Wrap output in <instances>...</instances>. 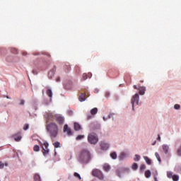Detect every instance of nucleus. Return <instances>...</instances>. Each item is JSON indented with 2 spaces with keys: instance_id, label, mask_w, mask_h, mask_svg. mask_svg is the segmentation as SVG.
<instances>
[{
  "instance_id": "1",
  "label": "nucleus",
  "mask_w": 181,
  "mask_h": 181,
  "mask_svg": "<svg viewBox=\"0 0 181 181\" xmlns=\"http://www.w3.org/2000/svg\"><path fill=\"white\" fill-rule=\"evenodd\" d=\"M80 163L86 164L91 160V154L88 149H82L77 157Z\"/></svg>"
},
{
  "instance_id": "2",
  "label": "nucleus",
  "mask_w": 181,
  "mask_h": 181,
  "mask_svg": "<svg viewBox=\"0 0 181 181\" xmlns=\"http://www.w3.org/2000/svg\"><path fill=\"white\" fill-rule=\"evenodd\" d=\"M46 129L51 138V139H54L57 138L59 135V127L54 122H51L46 126Z\"/></svg>"
},
{
  "instance_id": "3",
  "label": "nucleus",
  "mask_w": 181,
  "mask_h": 181,
  "mask_svg": "<svg viewBox=\"0 0 181 181\" xmlns=\"http://www.w3.org/2000/svg\"><path fill=\"white\" fill-rule=\"evenodd\" d=\"M88 141L92 145H95L98 142V137L95 133H90L88 136Z\"/></svg>"
},
{
  "instance_id": "4",
  "label": "nucleus",
  "mask_w": 181,
  "mask_h": 181,
  "mask_svg": "<svg viewBox=\"0 0 181 181\" xmlns=\"http://www.w3.org/2000/svg\"><path fill=\"white\" fill-rule=\"evenodd\" d=\"M92 175L94 176V177H98V179H100V180H103L104 179V174H103V172L98 169H95L92 171Z\"/></svg>"
},
{
  "instance_id": "5",
  "label": "nucleus",
  "mask_w": 181,
  "mask_h": 181,
  "mask_svg": "<svg viewBox=\"0 0 181 181\" xmlns=\"http://www.w3.org/2000/svg\"><path fill=\"white\" fill-rule=\"evenodd\" d=\"M131 103H132V108L134 110V107H135V105H138L139 103V95L138 93H136L134 95H133V97L132 98Z\"/></svg>"
},
{
  "instance_id": "6",
  "label": "nucleus",
  "mask_w": 181,
  "mask_h": 181,
  "mask_svg": "<svg viewBox=\"0 0 181 181\" xmlns=\"http://www.w3.org/2000/svg\"><path fill=\"white\" fill-rule=\"evenodd\" d=\"M55 121L59 124L63 125L64 124V117L61 115L57 114L54 115Z\"/></svg>"
},
{
  "instance_id": "7",
  "label": "nucleus",
  "mask_w": 181,
  "mask_h": 181,
  "mask_svg": "<svg viewBox=\"0 0 181 181\" xmlns=\"http://www.w3.org/2000/svg\"><path fill=\"white\" fill-rule=\"evenodd\" d=\"M100 148L102 151H107L108 148H110V144H108V143H106L105 141H102L100 143Z\"/></svg>"
},
{
  "instance_id": "8",
  "label": "nucleus",
  "mask_w": 181,
  "mask_h": 181,
  "mask_svg": "<svg viewBox=\"0 0 181 181\" xmlns=\"http://www.w3.org/2000/svg\"><path fill=\"white\" fill-rule=\"evenodd\" d=\"M44 146L45 148H43V155H47V153H49V143H47V141L44 142Z\"/></svg>"
},
{
  "instance_id": "9",
  "label": "nucleus",
  "mask_w": 181,
  "mask_h": 181,
  "mask_svg": "<svg viewBox=\"0 0 181 181\" xmlns=\"http://www.w3.org/2000/svg\"><path fill=\"white\" fill-rule=\"evenodd\" d=\"M64 132H66L67 135H73V133L71 132V129L69 127L67 124H65L64 126Z\"/></svg>"
},
{
  "instance_id": "10",
  "label": "nucleus",
  "mask_w": 181,
  "mask_h": 181,
  "mask_svg": "<svg viewBox=\"0 0 181 181\" xmlns=\"http://www.w3.org/2000/svg\"><path fill=\"white\" fill-rule=\"evenodd\" d=\"M45 117L46 118L47 121H52V119H53V113L50 112H47Z\"/></svg>"
},
{
  "instance_id": "11",
  "label": "nucleus",
  "mask_w": 181,
  "mask_h": 181,
  "mask_svg": "<svg viewBox=\"0 0 181 181\" xmlns=\"http://www.w3.org/2000/svg\"><path fill=\"white\" fill-rule=\"evenodd\" d=\"M139 91L140 95H144L145 92L146 91V88L145 86H140L139 88Z\"/></svg>"
},
{
  "instance_id": "12",
  "label": "nucleus",
  "mask_w": 181,
  "mask_h": 181,
  "mask_svg": "<svg viewBox=\"0 0 181 181\" xmlns=\"http://www.w3.org/2000/svg\"><path fill=\"white\" fill-rule=\"evenodd\" d=\"M64 88L66 90H71L73 88V83L69 82V83H66L65 85H64Z\"/></svg>"
},
{
  "instance_id": "13",
  "label": "nucleus",
  "mask_w": 181,
  "mask_h": 181,
  "mask_svg": "<svg viewBox=\"0 0 181 181\" xmlns=\"http://www.w3.org/2000/svg\"><path fill=\"white\" fill-rule=\"evenodd\" d=\"M79 101L83 103V101H86V93H81L78 98Z\"/></svg>"
},
{
  "instance_id": "14",
  "label": "nucleus",
  "mask_w": 181,
  "mask_h": 181,
  "mask_svg": "<svg viewBox=\"0 0 181 181\" xmlns=\"http://www.w3.org/2000/svg\"><path fill=\"white\" fill-rule=\"evenodd\" d=\"M74 128L75 131H80V129H81V126L80 125V124L75 122L74 124Z\"/></svg>"
},
{
  "instance_id": "15",
  "label": "nucleus",
  "mask_w": 181,
  "mask_h": 181,
  "mask_svg": "<svg viewBox=\"0 0 181 181\" xmlns=\"http://www.w3.org/2000/svg\"><path fill=\"white\" fill-rule=\"evenodd\" d=\"M162 147L164 153H168V152H169V146L163 144Z\"/></svg>"
},
{
  "instance_id": "16",
  "label": "nucleus",
  "mask_w": 181,
  "mask_h": 181,
  "mask_svg": "<svg viewBox=\"0 0 181 181\" xmlns=\"http://www.w3.org/2000/svg\"><path fill=\"white\" fill-rule=\"evenodd\" d=\"M98 112V109L97 107H94L90 110V114L91 115H95Z\"/></svg>"
},
{
  "instance_id": "17",
  "label": "nucleus",
  "mask_w": 181,
  "mask_h": 181,
  "mask_svg": "<svg viewBox=\"0 0 181 181\" xmlns=\"http://www.w3.org/2000/svg\"><path fill=\"white\" fill-rule=\"evenodd\" d=\"M47 95H48V97H49V98H52V97H53V92L52 91V89H47Z\"/></svg>"
},
{
  "instance_id": "18",
  "label": "nucleus",
  "mask_w": 181,
  "mask_h": 181,
  "mask_svg": "<svg viewBox=\"0 0 181 181\" xmlns=\"http://www.w3.org/2000/svg\"><path fill=\"white\" fill-rule=\"evenodd\" d=\"M110 168H111L110 167V165L105 164L103 165V170H105V172H109Z\"/></svg>"
},
{
  "instance_id": "19",
  "label": "nucleus",
  "mask_w": 181,
  "mask_h": 181,
  "mask_svg": "<svg viewBox=\"0 0 181 181\" xmlns=\"http://www.w3.org/2000/svg\"><path fill=\"white\" fill-rule=\"evenodd\" d=\"M144 159L146 162L147 165H151V163H152V160L147 156H144Z\"/></svg>"
},
{
  "instance_id": "20",
  "label": "nucleus",
  "mask_w": 181,
  "mask_h": 181,
  "mask_svg": "<svg viewBox=\"0 0 181 181\" xmlns=\"http://www.w3.org/2000/svg\"><path fill=\"white\" fill-rule=\"evenodd\" d=\"M145 177L147 178V179H149V177H151V170H147L146 172H145Z\"/></svg>"
},
{
  "instance_id": "21",
  "label": "nucleus",
  "mask_w": 181,
  "mask_h": 181,
  "mask_svg": "<svg viewBox=\"0 0 181 181\" xmlns=\"http://www.w3.org/2000/svg\"><path fill=\"white\" fill-rule=\"evenodd\" d=\"M64 70L66 73H69V71H70V70H71V67L70 66V65H66L64 66Z\"/></svg>"
},
{
  "instance_id": "22",
  "label": "nucleus",
  "mask_w": 181,
  "mask_h": 181,
  "mask_svg": "<svg viewBox=\"0 0 181 181\" xmlns=\"http://www.w3.org/2000/svg\"><path fill=\"white\" fill-rule=\"evenodd\" d=\"M14 139L16 142H19V141H21L22 139V136L21 135L19 136H14Z\"/></svg>"
},
{
  "instance_id": "23",
  "label": "nucleus",
  "mask_w": 181,
  "mask_h": 181,
  "mask_svg": "<svg viewBox=\"0 0 181 181\" xmlns=\"http://www.w3.org/2000/svg\"><path fill=\"white\" fill-rule=\"evenodd\" d=\"M34 152H39L40 151V147L38 145H35L33 147Z\"/></svg>"
},
{
  "instance_id": "24",
  "label": "nucleus",
  "mask_w": 181,
  "mask_h": 181,
  "mask_svg": "<svg viewBox=\"0 0 181 181\" xmlns=\"http://www.w3.org/2000/svg\"><path fill=\"white\" fill-rule=\"evenodd\" d=\"M34 180L35 181H40V175H39V174H35L34 175Z\"/></svg>"
},
{
  "instance_id": "25",
  "label": "nucleus",
  "mask_w": 181,
  "mask_h": 181,
  "mask_svg": "<svg viewBox=\"0 0 181 181\" xmlns=\"http://www.w3.org/2000/svg\"><path fill=\"white\" fill-rule=\"evenodd\" d=\"M132 168L133 170H136V169H138V164L136 163H134L132 165Z\"/></svg>"
},
{
  "instance_id": "26",
  "label": "nucleus",
  "mask_w": 181,
  "mask_h": 181,
  "mask_svg": "<svg viewBox=\"0 0 181 181\" xmlns=\"http://www.w3.org/2000/svg\"><path fill=\"white\" fill-rule=\"evenodd\" d=\"M155 156L157 158V160H158L159 163H160V162H162V160H160V156H159V153H156Z\"/></svg>"
},
{
  "instance_id": "27",
  "label": "nucleus",
  "mask_w": 181,
  "mask_h": 181,
  "mask_svg": "<svg viewBox=\"0 0 181 181\" xmlns=\"http://www.w3.org/2000/svg\"><path fill=\"white\" fill-rule=\"evenodd\" d=\"M110 156L112 159H117V153L112 152V153H110Z\"/></svg>"
},
{
  "instance_id": "28",
  "label": "nucleus",
  "mask_w": 181,
  "mask_h": 181,
  "mask_svg": "<svg viewBox=\"0 0 181 181\" xmlns=\"http://www.w3.org/2000/svg\"><path fill=\"white\" fill-rule=\"evenodd\" d=\"M53 145H54V148H60V142H59V141H56V142L53 143Z\"/></svg>"
},
{
  "instance_id": "29",
  "label": "nucleus",
  "mask_w": 181,
  "mask_h": 181,
  "mask_svg": "<svg viewBox=\"0 0 181 181\" xmlns=\"http://www.w3.org/2000/svg\"><path fill=\"white\" fill-rule=\"evenodd\" d=\"M167 176L169 179H172L173 177V173L172 172H168Z\"/></svg>"
},
{
  "instance_id": "30",
  "label": "nucleus",
  "mask_w": 181,
  "mask_h": 181,
  "mask_svg": "<svg viewBox=\"0 0 181 181\" xmlns=\"http://www.w3.org/2000/svg\"><path fill=\"white\" fill-rule=\"evenodd\" d=\"M84 138V135H78L76 136V141H81Z\"/></svg>"
},
{
  "instance_id": "31",
  "label": "nucleus",
  "mask_w": 181,
  "mask_h": 181,
  "mask_svg": "<svg viewBox=\"0 0 181 181\" xmlns=\"http://www.w3.org/2000/svg\"><path fill=\"white\" fill-rule=\"evenodd\" d=\"M74 176L78 178L79 180H81V176H80V174H78V173H74Z\"/></svg>"
},
{
  "instance_id": "32",
  "label": "nucleus",
  "mask_w": 181,
  "mask_h": 181,
  "mask_svg": "<svg viewBox=\"0 0 181 181\" xmlns=\"http://www.w3.org/2000/svg\"><path fill=\"white\" fill-rule=\"evenodd\" d=\"M173 181H178L179 180V175H173Z\"/></svg>"
},
{
  "instance_id": "33",
  "label": "nucleus",
  "mask_w": 181,
  "mask_h": 181,
  "mask_svg": "<svg viewBox=\"0 0 181 181\" xmlns=\"http://www.w3.org/2000/svg\"><path fill=\"white\" fill-rule=\"evenodd\" d=\"M121 169H117L116 170V175L119 176V177H121Z\"/></svg>"
},
{
  "instance_id": "34",
  "label": "nucleus",
  "mask_w": 181,
  "mask_h": 181,
  "mask_svg": "<svg viewBox=\"0 0 181 181\" xmlns=\"http://www.w3.org/2000/svg\"><path fill=\"white\" fill-rule=\"evenodd\" d=\"M11 53H14V54H16V53H18V49H16V48H11Z\"/></svg>"
},
{
  "instance_id": "35",
  "label": "nucleus",
  "mask_w": 181,
  "mask_h": 181,
  "mask_svg": "<svg viewBox=\"0 0 181 181\" xmlns=\"http://www.w3.org/2000/svg\"><path fill=\"white\" fill-rule=\"evenodd\" d=\"M75 71H76V73H77L78 74V73H80V66H75Z\"/></svg>"
},
{
  "instance_id": "36",
  "label": "nucleus",
  "mask_w": 181,
  "mask_h": 181,
  "mask_svg": "<svg viewBox=\"0 0 181 181\" xmlns=\"http://www.w3.org/2000/svg\"><path fill=\"white\" fill-rule=\"evenodd\" d=\"M140 159H141V156H139V155H138V154H136L134 160H139Z\"/></svg>"
},
{
  "instance_id": "37",
  "label": "nucleus",
  "mask_w": 181,
  "mask_h": 181,
  "mask_svg": "<svg viewBox=\"0 0 181 181\" xmlns=\"http://www.w3.org/2000/svg\"><path fill=\"white\" fill-rule=\"evenodd\" d=\"M88 76H87V74H83L82 76V80H87Z\"/></svg>"
},
{
  "instance_id": "38",
  "label": "nucleus",
  "mask_w": 181,
  "mask_h": 181,
  "mask_svg": "<svg viewBox=\"0 0 181 181\" xmlns=\"http://www.w3.org/2000/svg\"><path fill=\"white\" fill-rule=\"evenodd\" d=\"M174 108H175V110H179L180 108V105L175 104L174 105Z\"/></svg>"
},
{
  "instance_id": "39",
  "label": "nucleus",
  "mask_w": 181,
  "mask_h": 181,
  "mask_svg": "<svg viewBox=\"0 0 181 181\" xmlns=\"http://www.w3.org/2000/svg\"><path fill=\"white\" fill-rule=\"evenodd\" d=\"M146 166H145V165H144V164H141L140 165V170H144V169H146Z\"/></svg>"
},
{
  "instance_id": "40",
  "label": "nucleus",
  "mask_w": 181,
  "mask_h": 181,
  "mask_svg": "<svg viewBox=\"0 0 181 181\" xmlns=\"http://www.w3.org/2000/svg\"><path fill=\"white\" fill-rule=\"evenodd\" d=\"M54 71H56V68H53L52 71H51L49 73V76H50V74H54Z\"/></svg>"
},
{
  "instance_id": "41",
  "label": "nucleus",
  "mask_w": 181,
  "mask_h": 181,
  "mask_svg": "<svg viewBox=\"0 0 181 181\" xmlns=\"http://www.w3.org/2000/svg\"><path fill=\"white\" fill-rule=\"evenodd\" d=\"M23 129H24V131L29 129V124H25L23 127Z\"/></svg>"
},
{
  "instance_id": "42",
  "label": "nucleus",
  "mask_w": 181,
  "mask_h": 181,
  "mask_svg": "<svg viewBox=\"0 0 181 181\" xmlns=\"http://www.w3.org/2000/svg\"><path fill=\"white\" fill-rule=\"evenodd\" d=\"M5 166V164L0 161V169H4V167Z\"/></svg>"
},
{
  "instance_id": "43",
  "label": "nucleus",
  "mask_w": 181,
  "mask_h": 181,
  "mask_svg": "<svg viewBox=\"0 0 181 181\" xmlns=\"http://www.w3.org/2000/svg\"><path fill=\"white\" fill-rule=\"evenodd\" d=\"M86 76H87L88 78H91L93 74L91 73H88L86 74Z\"/></svg>"
},
{
  "instance_id": "44",
  "label": "nucleus",
  "mask_w": 181,
  "mask_h": 181,
  "mask_svg": "<svg viewBox=\"0 0 181 181\" xmlns=\"http://www.w3.org/2000/svg\"><path fill=\"white\" fill-rule=\"evenodd\" d=\"M20 101H21L20 105H23L25 104V100H21Z\"/></svg>"
},
{
  "instance_id": "45",
  "label": "nucleus",
  "mask_w": 181,
  "mask_h": 181,
  "mask_svg": "<svg viewBox=\"0 0 181 181\" xmlns=\"http://www.w3.org/2000/svg\"><path fill=\"white\" fill-rule=\"evenodd\" d=\"M91 118H93V116H91L90 115H87V119H91Z\"/></svg>"
},
{
  "instance_id": "46",
  "label": "nucleus",
  "mask_w": 181,
  "mask_h": 181,
  "mask_svg": "<svg viewBox=\"0 0 181 181\" xmlns=\"http://www.w3.org/2000/svg\"><path fill=\"white\" fill-rule=\"evenodd\" d=\"M125 156V154L124 153H122L120 155V159H122Z\"/></svg>"
},
{
  "instance_id": "47",
  "label": "nucleus",
  "mask_w": 181,
  "mask_h": 181,
  "mask_svg": "<svg viewBox=\"0 0 181 181\" xmlns=\"http://www.w3.org/2000/svg\"><path fill=\"white\" fill-rule=\"evenodd\" d=\"M105 97H106L107 98H108L110 97V93H109V92H106V93H105Z\"/></svg>"
},
{
  "instance_id": "48",
  "label": "nucleus",
  "mask_w": 181,
  "mask_h": 181,
  "mask_svg": "<svg viewBox=\"0 0 181 181\" xmlns=\"http://www.w3.org/2000/svg\"><path fill=\"white\" fill-rule=\"evenodd\" d=\"M112 115H114V114H110V115H108V118H112Z\"/></svg>"
},
{
  "instance_id": "49",
  "label": "nucleus",
  "mask_w": 181,
  "mask_h": 181,
  "mask_svg": "<svg viewBox=\"0 0 181 181\" xmlns=\"http://www.w3.org/2000/svg\"><path fill=\"white\" fill-rule=\"evenodd\" d=\"M43 54H46V56H48L49 57H50V54H49V53L47 52H45Z\"/></svg>"
},
{
  "instance_id": "50",
  "label": "nucleus",
  "mask_w": 181,
  "mask_h": 181,
  "mask_svg": "<svg viewBox=\"0 0 181 181\" xmlns=\"http://www.w3.org/2000/svg\"><path fill=\"white\" fill-rule=\"evenodd\" d=\"M134 88L135 89V90H138V86H136V85H134Z\"/></svg>"
},
{
  "instance_id": "51",
  "label": "nucleus",
  "mask_w": 181,
  "mask_h": 181,
  "mask_svg": "<svg viewBox=\"0 0 181 181\" xmlns=\"http://www.w3.org/2000/svg\"><path fill=\"white\" fill-rule=\"evenodd\" d=\"M158 141H160V135H158V138H157Z\"/></svg>"
},
{
  "instance_id": "52",
  "label": "nucleus",
  "mask_w": 181,
  "mask_h": 181,
  "mask_svg": "<svg viewBox=\"0 0 181 181\" xmlns=\"http://www.w3.org/2000/svg\"><path fill=\"white\" fill-rule=\"evenodd\" d=\"M154 181H158V178L156 177H154Z\"/></svg>"
},
{
  "instance_id": "53",
  "label": "nucleus",
  "mask_w": 181,
  "mask_h": 181,
  "mask_svg": "<svg viewBox=\"0 0 181 181\" xmlns=\"http://www.w3.org/2000/svg\"><path fill=\"white\" fill-rule=\"evenodd\" d=\"M57 82L60 81V78H57Z\"/></svg>"
},
{
  "instance_id": "54",
  "label": "nucleus",
  "mask_w": 181,
  "mask_h": 181,
  "mask_svg": "<svg viewBox=\"0 0 181 181\" xmlns=\"http://www.w3.org/2000/svg\"><path fill=\"white\" fill-rule=\"evenodd\" d=\"M103 120L107 121V118H105V117H103Z\"/></svg>"
},
{
  "instance_id": "55",
  "label": "nucleus",
  "mask_w": 181,
  "mask_h": 181,
  "mask_svg": "<svg viewBox=\"0 0 181 181\" xmlns=\"http://www.w3.org/2000/svg\"><path fill=\"white\" fill-rule=\"evenodd\" d=\"M4 166H8V163H5Z\"/></svg>"
},
{
  "instance_id": "56",
  "label": "nucleus",
  "mask_w": 181,
  "mask_h": 181,
  "mask_svg": "<svg viewBox=\"0 0 181 181\" xmlns=\"http://www.w3.org/2000/svg\"><path fill=\"white\" fill-rule=\"evenodd\" d=\"M140 83H144V81H140Z\"/></svg>"
}]
</instances>
